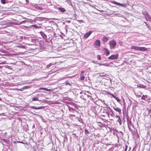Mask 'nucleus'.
Returning a JSON list of instances; mask_svg holds the SVG:
<instances>
[{"label":"nucleus","mask_w":151,"mask_h":151,"mask_svg":"<svg viewBox=\"0 0 151 151\" xmlns=\"http://www.w3.org/2000/svg\"><path fill=\"white\" fill-rule=\"evenodd\" d=\"M118 54L112 55L109 57L108 59L110 60H114L117 59L118 57Z\"/></svg>","instance_id":"3"},{"label":"nucleus","mask_w":151,"mask_h":151,"mask_svg":"<svg viewBox=\"0 0 151 151\" xmlns=\"http://www.w3.org/2000/svg\"><path fill=\"white\" fill-rule=\"evenodd\" d=\"M112 3L114 4L120 6L124 7H126L127 6L126 4H122L115 1L113 2Z\"/></svg>","instance_id":"5"},{"label":"nucleus","mask_w":151,"mask_h":151,"mask_svg":"<svg viewBox=\"0 0 151 151\" xmlns=\"http://www.w3.org/2000/svg\"><path fill=\"white\" fill-rule=\"evenodd\" d=\"M116 117L118 119L117 121L119 123L120 125H121L122 124V121L120 119V116H118L116 115Z\"/></svg>","instance_id":"12"},{"label":"nucleus","mask_w":151,"mask_h":151,"mask_svg":"<svg viewBox=\"0 0 151 151\" xmlns=\"http://www.w3.org/2000/svg\"><path fill=\"white\" fill-rule=\"evenodd\" d=\"M85 133L86 134H89V132L87 129L85 130Z\"/></svg>","instance_id":"22"},{"label":"nucleus","mask_w":151,"mask_h":151,"mask_svg":"<svg viewBox=\"0 0 151 151\" xmlns=\"http://www.w3.org/2000/svg\"><path fill=\"white\" fill-rule=\"evenodd\" d=\"M127 150V148H126V149H125V151H126Z\"/></svg>","instance_id":"33"},{"label":"nucleus","mask_w":151,"mask_h":151,"mask_svg":"<svg viewBox=\"0 0 151 151\" xmlns=\"http://www.w3.org/2000/svg\"><path fill=\"white\" fill-rule=\"evenodd\" d=\"M149 112L150 113H151V108L149 111Z\"/></svg>","instance_id":"29"},{"label":"nucleus","mask_w":151,"mask_h":151,"mask_svg":"<svg viewBox=\"0 0 151 151\" xmlns=\"http://www.w3.org/2000/svg\"><path fill=\"white\" fill-rule=\"evenodd\" d=\"M146 97V95H143L142 96V97L141 98V99L145 100V99Z\"/></svg>","instance_id":"19"},{"label":"nucleus","mask_w":151,"mask_h":151,"mask_svg":"<svg viewBox=\"0 0 151 151\" xmlns=\"http://www.w3.org/2000/svg\"><path fill=\"white\" fill-rule=\"evenodd\" d=\"M131 48L140 51H145L147 50V49L145 47H140L135 46H132L131 47Z\"/></svg>","instance_id":"1"},{"label":"nucleus","mask_w":151,"mask_h":151,"mask_svg":"<svg viewBox=\"0 0 151 151\" xmlns=\"http://www.w3.org/2000/svg\"><path fill=\"white\" fill-rule=\"evenodd\" d=\"M139 88H146V86L145 85H140L139 86Z\"/></svg>","instance_id":"20"},{"label":"nucleus","mask_w":151,"mask_h":151,"mask_svg":"<svg viewBox=\"0 0 151 151\" xmlns=\"http://www.w3.org/2000/svg\"><path fill=\"white\" fill-rule=\"evenodd\" d=\"M103 50L106 56H108L110 52L107 49L104 48L103 49Z\"/></svg>","instance_id":"6"},{"label":"nucleus","mask_w":151,"mask_h":151,"mask_svg":"<svg viewBox=\"0 0 151 151\" xmlns=\"http://www.w3.org/2000/svg\"><path fill=\"white\" fill-rule=\"evenodd\" d=\"M98 60H100L101 59V57L100 55H97L96 56Z\"/></svg>","instance_id":"17"},{"label":"nucleus","mask_w":151,"mask_h":151,"mask_svg":"<svg viewBox=\"0 0 151 151\" xmlns=\"http://www.w3.org/2000/svg\"><path fill=\"white\" fill-rule=\"evenodd\" d=\"M39 9L40 10H42V8L41 7H40L39 8Z\"/></svg>","instance_id":"32"},{"label":"nucleus","mask_w":151,"mask_h":151,"mask_svg":"<svg viewBox=\"0 0 151 151\" xmlns=\"http://www.w3.org/2000/svg\"><path fill=\"white\" fill-rule=\"evenodd\" d=\"M85 73L84 71L83 70L81 71L80 74V79L81 80H83L85 78V77L83 74Z\"/></svg>","instance_id":"7"},{"label":"nucleus","mask_w":151,"mask_h":151,"mask_svg":"<svg viewBox=\"0 0 151 151\" xmlns=\"http://www.w3.org/2000/svg\"><path fill=\"white\" fill-rule=\"evenodd\" d=\"M108 38L107 37H106L105 36H104L102 38V40L103 42L104 43L108 41Z\"/></svg>","instance_id":"13"},{"label":"nucleus","mask_w":151,"mask_h":151,"mask_svg":"<svg viewBox=\"0 0 151 151\" xmlns=\"http://www.w3.org/2000/svg\"><path fill=\"white\" fill-rule=\"evenodd\" d=\"M65 84L66 85H68L69 86H70V84L68 81L65 82Z\"/></svg>","instance_id":"23"},{"label":"nucleus","mask_w":151,"mask_h":151,"mask_svg":"<svg viewBox=\"0 0 151 151\" xmlns=\"http://www.w3.org/2000/svg\"><path fill=\"white\" fill-rule=\"evenodd\" d=\"M109 45L111 49H114L116 47V42L114 40H112L109 41Z\"/></svg>","instance_id":"2"},{"label":"nucleus","mask_w":151,"mask_h":151,"mask_svg":"<svg viewBox=\"0 0 151 151\" xmlns=\"http://www.w3.org/2000/svg\"><path fill=\"white\" fill-rule=\"evenodd\" d=\"M52 65V64L51 63H50L47 66V67L48 68L51 65Z\"/></svg>","instance_id":"27"},{"label":"nucleus","mask_w":151,"mask_h":151,"mask_svg":"<svg viewBox=\"0 0 151 151\" xmlns=\"http://www.w3.org/2000/svg\"><path fill=\"white\" fill-rule=\"evenodd\" d=\"M91 33L92 31H91L86 33L84 35V38H87L91 35Z\"/></svg>","instance_id":"8"},{"label":"nucleus","mask_w":151,"mask_h":151,"mask_svg":"<svg viewBox=\"0 0 151 151\" xmlns=\"http://www.w3.org/2000/svg\"><path fill=\"white\" fill-rule=\"evenodd\" d=\"M137 96H138L139 97H140L141 96V95H137Z\"/></svg>","instance_id":"31"},{"label":"nucleus","mask_w":151,"mask_h":151,"mask_svg":"<svg viewBox=\"0 0 151 151\" xmlns=\"http://www.w3.org/2000/svg\"><path fill=\"white\" fill-rule=\"evenodd\" d=\"M58 9L60 10V12H65L66 11L65 9L62 7H59L58 8Z\"/></svg>","instance_id":"14"},{"label":"nucleus","mask_w":151,"mask_h":151,"mask_svg":"<svg viewBox=\"0 0 151 151\" xmlns=\"http://www.w3.org/2000/svg\"><path fill=\"white\" fill-rule=\"evenodd\" d=\"M39 90H43L47 91H51V89H48L47 88H39Z\"/></svg>","instance_id":"15"},{"label":"nucleus","mask_w":151,"mask_h":151,"mask_svg":"<svg viewBox=\"0 0 151 151\" xmlns=\"http://www.w3.org/2000/svg\"><path fill=\"white\" fill-rule=\"evenodd\" d=\"M119 44L121 46H122L123 45V43L122 42H119Z\"/></svg>","instance_id":"26"},{"label":"nucleus","mask_w":151,"mask_h":151,"mask_svg":"<svg viewBox=\"0 0 151 151\" xmlns=\"http://www.w3.org/2000/svg\"><path fill=\"white\" fill-rule=\"evenodd\" d=\"M116 99L117 101L118 102H119L120 101V100L119 99H118L117 98H116V99Z\"/></svg>","instance_id":"25"},{"label":"nucleus","mask_w":151,"mask_h":151,"mask_svg":"<svg viewBox=\"0 0 151 151\" xmlns=\"http://www.w3.org/2000/svg\"><path fill=\"white\" fill-rule=\"evenodd\" d=\"M39 98L38 97L33 98H32V101H38Z\"/></svg>","instance_id":"16"},{"label":"nucleus","mask_w":151,"mask_h":151,"mask_svg":"<svg viewBox=\"0 0 151 151\" xmlns=\"http://www.w3.org/2000/svg\"><path fill=\"white\" fill-rule=\"evenodd\" d=\"M112 96L115 99H116V97L114 95H112Z\"/></svg>","instance_id":"28"},{"label":"nucleus","mask_w":151,"mask_h":151,"mask_svg":"<svg viewBox=\"0 0 151 151\" xmlns=\"http://www.w3.org/2000/svg\"><path fill=\"white\" fill-rule=\"evenodd\" d=\"M27 88L26 86H24L22 88V89H19L18 90H19V91H22V89H25Z\"/></svg>","instance_id":"21"},{"label":"nucleus","mask_w":151,"mask_h":151,"mask_svg":"<svg viewBox=\"0 0 151 151\" xmlns=\"http://www.w3.org/2000/svg\"><path fill=\"white\" fill-rule=\"evenodd\" d=\"M30 107L31 109H42L44 108V107L42 106H40L38 107H35L34 106H30Z\"/></svg>","instance_id":"10"},{"label":"nucleus","mask_w":151,"mask_h":151,"mask_svg":"<svg viewBox=\"0 0 151 151\" xmlns=\"http://www.w3.org/2000/svg\"><path fill=\"white\" fill-rule=\"evenodd\" d=\"M145 17L146 20L151 21V17L149 14H146Z\"/></svg>","instance_id":"9"},{"label":"nucleus","mask_w":151,"mask_h":151,"mask_svg":"<svg viewBox=\"0 0 151 151\" xmlns=\"http://www.w3.org/2000/svg\"><path fill=\"white\" fill-rule=\"evenodd\" d=\"M100 42L99 40H96L94 42L93 45L97 48H99L100 46Z\"/></svg>","instance_id":"4"},{"label":"nucleus","mask_w":151,"mask_h":151,"mask_svg":"<svg viewBox=\"0 0 151 151\" xmlns=\"http://www.w3.org/2000/svg\"><path fill=\"white\" fill-rule=\"evenodd\" d=\"M8 0H1V2L2 4H6V1H7Z\"/></svg>","instance_id":"18"},{"label":"nucleus","mask_w":151,"mask_h":151,"mask_svg":"<svg viewBox=\"0 0 151 151\" xmlns=\"http://www.w3.org/2000/svg\"><path fill=\"white\" fill-rule=\"evenodd\" d=\"M114 109L116 111L119 113H121V109L120 108L117 107H113Z\"/></svg>","instance_id":"11"},{"label":"nucleus","mask_w":151,"mask_h":151,"mask_svg":"<svg viewBox=\"0 0 151 151\" xmlns=\"http://www.w3.org/2000/svg\"><path fill=\"white\" fill-rule=\"evenodd\" d=\"M98 64L99 66H101V65H102V64H101L100 63H98Z\"/></svg>","instance_id":"30"},{"label":"nucleus","mask_w":151,"mask_h":151,"mask_svg":"<svg viewBox=\"0 0 151 151\" xmlns=\"http://www.w3.org/2000/svg\"><path fill=\"white\" fill-rule=\"evenodd\" d=\"M102 65H104V66H109V64H106V63L103 64H102Z\"/></svg>","instance_id":"24"}]
</instances>
